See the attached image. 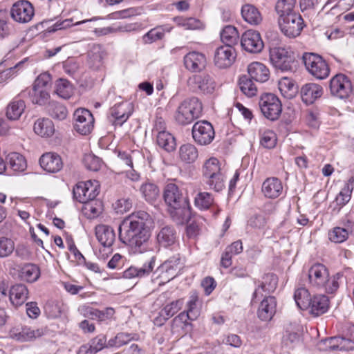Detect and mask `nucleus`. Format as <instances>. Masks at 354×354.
<instances>
[{"label": "nucleus", "mask_w": 354, "mask_h": 354, "mask_svg": "<svg viewBox=\"0 0 354 354\" xmlns=\"http://www.w3.org/2000/svg\"><path fill=\"white\" fill-rule=\"evenodd\" d=\"M73 198L79 203H86L95 199L99 191L97 185H94L91 180L77 183L73 189Z\"/></svg>", "instance_id": "dca6fc26"}, {"label": "nucleus", "mask_w": 354, "mask_h": 354, "mask_svg": "<svg viewBox=\"0 0 354 354\" xmlns=\"http://www.w3.org/2000/svg\"><path fill=\"white\" fill-rule=\"evenodd\" d=\"M156 257H151L142 266H131L126 269L123 272V277L126 279H133L135 277L142 278L149 276L153 270L156 265Z\"/></svg>", "instance_id": "412c9836"}, {"label": "nucleus", "mask_w": 354, "mask_h": 354, "mask_svg": "<svg viewBox=\"0 0 354 354\" xmlns=\"http://www.w3.org/2000/svg\"><path fill=\"white\" fill-rule=\"evenodd\" d=\"M241 45L243 49L250 53H259L264 46L260 33L254 30L244 32L241 38Z\"/></svg>", "instance_id": "f3484780"}, {"label": "nucleus", "mask_w": 354, "mask_h": 354, "mask_svg": "<svg viewBox=\"0 0 354 354\" xmlns=\"http://www.w3.org/2000/svg\"><path fill=\"white\" fill-rule=\"evenodd\" d=\"M95 235L98 241L104 248H110L115 240L113 229L107 225H98L95 227Z\"/></svg>", "instance_id": "b1692460"}, {"label": "nucleus", "mask_w": 354, "mask_h": 354, "mask_svg": "<svg viewBox=\"0 0 354 354\" xmlns=\"http://www.w3.org/2000/svg\"><path fill=\"white\" fill-rule=\"evenodd\" d=\"M198 297L194 293L189 297V300L187 304V312L191 315V320H195L200 315L198 308Z\"/></svg>", "instance_id": "680f3d73"}, {"label": "nucleus", "mask_w": 354, "mask_h": 354, "mask_svg": "<svg viewBox=\"0 0 354 354\" xmlns=\"http://www.w3.org/2000/svg\"><path fill=\"white\" fill-rule=\"evenodd\" d=\"M25 109V102L15 97L8 104L6 115L10 120H17L24 112Z\"/></svg>", "instance_id": "7c9ffc66"}, {"label": "nucleus", "mask_w": 354, "mask_h": 354, "mask_svg": "<svg viewBox=\"0 0 354 354\" xmlns=\"http://www.w3.org/2000/svg\"><path fill=\"white\" fill-rule=\"evenodd\" d=\"M343 277V274L337 272L332 277H328V281L326 282V285L322 286L326 292L333 294L337 290L339 287V280Z\"/></svg>", "instance_id": "4d7b16f0"}, {"label": "nucleus", "mask_w": 354, "mask_h": 354, "mask_svg": "<svg viewBox=\"0 0 354 354\" xmlns=\"http://www.w3.org/2000/svg\"><path fill=\"white\" fill-rule=\"evenodd\" d=\"M302 60L306 70L315 78L324 80L329 75L330 68L328 64L318 54L305 53Z\"/></svg>", "instance_id": "20e7f679"}, {"label": "nucleus", "mask_w": 354, "mask_h": 354, "mask_svg": "<svg viewBox=\"0 0 354 354\" xmlns=\"http://www.w3.org/2000/svg\"><path fill=\"white\" fill-rule=\"evenodd\" d=\"M261 189L266 198L274 199L281 194L283 185L281 181L276 177L268 178L263 183Z\"/></svg>", "instance_id": "5701e85b"}, {"label": "nucleus", "mask_w": 354, "mask_h": 354, "mask_svg": "<svg viewBox=\"0 0 354 354\" xmlns=\"http://www.w3.org/2000/svg\"><path fill=\"white\" fill-rule=\"evenodd\" d=\"M8 165L16 172H23L27 168V162L24 156L17 152H12L6 156Z\"/></svg>", "instance_id": "f704fd0d"}, {"label": "nucleus", "mask_w": 354, "mask_h": 354, "mask_svg": "<svg viewBox=\"0 0 354 354\" xmlns=\"http://www.w3.org/2000/svg\"><path fill=\"white\" fill-rule=\"evenodd\" d=\"M221 172L219 161L216 158H210L207 160L203 167V175L205 179Z\"/></svg>", "instance_id": "09e8293b"}, {"label": "nucleus", "mask_w": 354, "mask_h": 354, "mask_svg": "<svg viewBox=\"0 0 354 354\" xmlns=\"http://www.w3.org/2000/svg\"><path fill=\"white\" fill-rule=\"evenodd\" d=\"M182 264L180 254L174 255L158 266L154 274H158L157 277H162L169 281L177 275V271Z\"/></svg>", "instance_id": "2eb2a0df"}, {"label": "nucleus", "mask_w": 354, "mask_h": 354, "mask_svg": "<svg viewBox=\"0 0 354 354\" xmlns=\"http://www.w3.org/2000/svg\"><path fill=\"white\" fill-rule=\"evenodd\" d=\"M278 283V278L276 274L273 273H268L266 274L263 277V281L261 285L259 286V288L256 289L253 294V299L257 297V295L259 291V288H261L264 292H272L274 291L277 286Z\"/></svg>", "instance_id": "58836bf2"}, {"label": "nucleus", "mask_w": 354, "mask_h": 354, "mask_svg": "<svg viewBox=\"0 0 354 354\" xmlns=\"http://www.w3.org/2000/svg\"><path fill=\"white\" fill-rule=\"evenodd\" d=\"M83 203L84 204L86 213L88 214L89 212L91 216L95 217L102 212V205L100 201L92 199Z\"/></svg>", "instance_id": "69168bd1"}, {"label": "nucleus", "mask_w": 354, "mask_h": 354, "mask_svg": "<svg viewBox=\"0 0 354 354\" xmlns=\"http://www.w3.org/2000/svg\"><path fill=\"white\" fill-rule=\"evenodd\" d=\"M74 129L82 135L90 133L93 128L94 118L90 111L78 109L74 113Z\"/></svg>", "instance_id": "ddd939ff"}, {"label": "nucleus", "mask_w": 354, "mask_h": 354, "mask_svg": "<svg viewBox=\"0 0 354 354\" xmlns=\"http://www.w3.org/2000/svg\"><path fill=\"white\" fill-rule=\"evenodd\" d=\"M165 35V31L160 26L151 29L143 36V41L146 44H151L158 40L162 39Z\"/></svg>", "instance_id": "052dcab7"}, {"label": "nucleus", "mask_w": 354, "mask_h": 354, "mask_svg": "<svg viewBox=\"0 0 354 354\" xmlns=\"http://www.w3.org/2000/svg\"><path fill=\"white\" fill-rule=\"evenodd\" d=\"M277 301L274 297H266L260 304L258 309V317L263 321L272 319L276 312Z\"/></svg>", "instance_id": "a878e982"}, {"label": "nucleus", "mask_w": 354, "mask_h": 354, "mask_svg": "<svg viewBox=\"0 0 354 354\" xmlns=\"http://www.w3.org/2000/svg\"><path fill=\"white\" fill-rule=\"evenodd\" d=\"M198 157L197 148L192 144L181 145L178 149V158L185 164L194 163Z\"/></svg>", "instance_id": "c756f323"}, {"label": "nucleus", "mask_w": 354, "mask_h": 354, "mask_svg": "<svg viewBox=\"0 0 354 354\" xmlns=\"http://www.w3.org/2000/svg\"><path fill=\"white\" fill-rule=\"evenodd\" d=\"M348 234L344 228L335 227L328 232L330 241L336 243L344 242L348 238Z\"/></svg>", "instance_id": "864d4df0"}, {"label": "nucleus", "mask_w": 354, "mask_h": 354, "mask_svg": "<svg viewBox=\"0 0 354 354\" xmlns=\"http://www.w3.org/2000/svg\"><path fill=\"white\" fill-rule=\"evenodd\" d=\"M323 94L322 87L315 83H308L301 88V96L304 103L313 104L317 98Z\"/></svg>", "instance_id": "393cba45"}, {"label": "nucleus", "mask_w": 354, "mask_h": 354, "mask_svg": "<svg viewBox=\"0 0 354 354\" xmlns=\"http://www.w3.org/2000/svg\"><path fill=\"white\" fill-rule=\"evenodd\" d=\"M183 62L185 68L192 73L202 71L207 64L205 55L197 51H192L186 54Z\"/></svg>", "instance_id": "aec40b11"}, {"label": "nucleus", "mask_w": 354, "mask_h": 354, "mask_svg": "<svg viewBox=\"0 0 354 354\" xmlns=\"http://www.w3.org/2000/svg\"><path fill=\"white\" fill-rule=\"evenodd\" d=\"M89 343L96 353L100 351L104 348H109V346H108L106 337L103 334L98 335L95 337L91 339Z\"/></svg>", "instance_id": "338daca9"}, {"label": "nucleus", "mask_w": 354, "mask_h": 354, "mask_svg": "<svg viewBox=\"0 0 354 354\" xmlns=\"http://www.w3.org/2000/svg\"><path fill=\"white\" fill-rule=\"evenodd\" d=\"M329 88L331 95L339 99L348 98L353 91L349 77L342 73L331 78Z\"/></svg>", "instance_id": "0eeeda50"}, {"label": "nucleus", "mask_w": 354, "mask_h": 354, "mask_svg": "<svg viewBox=\"0 0 354 354\" xmlns=\"http://www.w3.org/2000/svg\"><path fill=\"white\" fill-rule=\"evenodd\" d=\"M140 190L145 199L151 203L155 202L160 196L159 188L156 185L152 183L142 184Z\"/></svg>", "instance_id": "a19ab883"}, {"label": "nucleus", "mask_w": 354, "mask_h": 354, "mask_svg": "<svg viewBox=\"0 0 354 354\" xmlns=\"http://www.w3.org/2000/svg\"><path fill=\"white\" fill-rule=\"evenodd\" d=\"M241 15L243 19L251 25L257 26L262 21L260 12L252 5H244L241 8Z\"/></svg>", "instance_id": "72a5a7b5"}, {"label": "nucleus", "mask_w": 354, "mask_h": 354, "mask_svg": "<svg viewBox=\"0 0 354 354\" xmlns=\"http://www.w3.org/2000/svg\"><path fill=\"white\" fill-rule=\"evenodd\" d=\"M329 308V299L326 295H315L310 301V313L315 316L325 313Z\"/></svg>", "instance_id": "c85d7f7f"}, {"label": "nucleus", "mask_w": 354, "mask_h": 354, "mask_svg": "<svg viewBox=\"0 0 354 354\" xmlns=\"http://www.w3.org/2000/svg\"><path fill=\"white\" fill-rule=\"evenodd\" d=\"M40 276L39 268L33 263H26L20 270L19 277L21 280L28 283L36 281Z\"/></svg>", "instance_id": "c9c22d12"}, {"label": "nucleus", "mask_w": 354, "mask_h": 354, "mask_svg": "<svg viewBox=\"0 0 354 354\" xmlns=\"http://www.w3.org/2000/svg\"><path fill=\"white\" fill-rule=\"evenodd\" d=\"M55 92L62 98L68 99L73 95V84L67 80L60 78L56 81Z\"/></svg>", "instance_id": "37998d69"}, {"label": "nucleus", "mask_w": 354, "mask_h": 354, "mask_svg": "<svg viewBox=\"0 0 354 354\" xmlns=\"http://www.w3.org/2000/svg\"><path fill=\"white\" fill-rule=\"evenodd\" d=\"M328 275L329 271L324 264L315 263L308 270L309 283L311 286L321 289L328 281Z\"/></svg>", "instance_id": "6ab92c4d"}, {"label": "nucleus", "mask_w": 354, "mask_h": 354, "mask_svg": "<svg viewBox=\"0 0 354 354\" xmlns=\"http://www.w3.org/2000/svg\"><path fill=\"white\" fill-rule=\"evenodd\" d=\"M278 24L281 32L288 37H296L300 35L304 22L298 12L278 18Z\"/></svg>", "instance_id": "423d86ee"}, {"label": "nucleus", "mask_w": 354, "mask_h": 354, "mask_svg": "<svg viewBox=\"0 0 354 354\" xmlns=\"http://www.w3.org/2000/svg\"><path fill=\"white\" fill-rule=\"evenodd\" d=\"M94 20L93 19H86V20H82L80 21H77L75 24H73V19H67L62 21H57L55 24H54L53 26L49 27V32H54L59 30L66 29L68 28H70L73 25H80L83 24L87 22H90Z\"/></svg>", "instance_id": "bf43d9fd"}, {"label": "nucleus", "mask_w": 354, "mask_h": 354, "mask_svg": "<svg viewBox=\"0 0 354 354\" xmlns=\"http://www.w3.org/2000/svg\"><path fill=\"white\" fill-rule=\"evenodd\" d=\"M85 167L91 171H98L102 165V160L100 158L93 154H86L83 158Z\"/></svg>", "instance_id": "e2e57ef3"}, {"label": "nucleus", "mask_w": 354, "mask_h": 354, "mask_svg": "<svg viewBox=\"0 0 354 354\" xmlns=\"http://www.w3.org/2000/svg\"><path fill=\"white\" fill-rule=\"evenodd\" d=\"M187 84L193 91L204 94L212 93L216 87L214 80L207 73L192 75L188 79Z\"/></svg>", "instance_id": "9d476101"}, {"label": "nucleus", "mask_w": 354, "mask_h": 354, "mask_svg": "<svg viewBox=\"0 0 354 354\" xmlns=\"http://www.w3.org/2000/svg\"><path fill=\"white\" fill-rule=\"evenodd\" d=\"M133 106L131 103L122 102L110 109L109 122L114 126L121 127L131 115Z\"/></svg>", "instance_id": "f8f14e48"}, {"label": "nucleus", "mask_w": 354, "mask_h": 354, "mask_svg": "<svg viewBox=\"0 0 354 354\" xmlns=\"http://www.w3.org/2000/svg\"><path fill=\"white\" fill-rule=\"evenodd\" d=\"M157 145L167 152H171L176 149V140L168 131L158 132L156 135Z\"/></svg>", "instance_id": "4c0bfd02"}, {"label": "nucleus", "mask_w": 354, "mask_h": 354, "mask_svg": "<svg viewBox=\"0 0 354 354\" xmlns=\"http://www.w3.org/2000/svg\"><path fill=\"white\" fill-rule=\"evenodd\" d=\"M294 299L297 306L301 310H306L310 306L312 298L309 292L305 288H300L295 290Z\"/></svg>", "instance_id": "a18cd8bd"}, {"label": "nucleus", "mask_w": 354, "mask_h": 354, "mask_svg": "<svg viewBox=\"0 0 354 354\" xmlns=\"http://www.w3.org/2000/svg\"><path fill=\"white\" fill-rule=\"evenodd\" d=\"M34 131L41 137H50L55 132L54 124L48 118H39L35 122Z\"/></svg>", "instance_id": "473e14b6"}, {"label": "nucleus", "mask_w": 354, "mask_h": 354, "mask_svg": "<svg viewBox=\"0 0 354 354\" xmlns=\"http://www.w3.org/2000/svg\"><path fill=\"white\" fill-rule=\"evenodd\" d=\"M236 56V51L233 47L221 46L215 50L214 62L220 68H227L234 62Z\"/></svg>", "instance_id": "a211bd4d"}, {"label": "nucleus", "mask_w": 354, "mask_h": 354, "mask_svg": "<svg viewBox=\"0 0 354 354\" xmlns=\"http://www.w3.org/2000/svg\"><path fill=\"white\" fill-rule=\"evenodd\" d=\"M277 135L271 130L260 131V144L267 149H272L277 144Z\"/></svg>", "instance_id": "603ef678"}, {"label": "nucleus", "mask_w": 354, "mask_h": 354, "mask_svg": "<svg viewBox=\"0 0 354 354\" xmlns=\"http://www.w3.org/2000/svg\"><path fill=\"white\" fill-rule=\"evenodd\" d=\"M15 250L14 241L7 237H0V258L9 257Z\"/></svg>", "instance_id": "6e6d98bb"}, {"label": "nucleus", "mask_w": 354, "mask_h": 354, "mask_svg": "<svg viewBox=\"0 0 354 354\" xmlns=\"http://www.w3.org/2000/svg\"><path fill=\"white\" fill-rule=\"evenodd\" d=\"M259 104L262 114L267 119L274 121L279 118L282 111V105L274 94H263L259 99Z\"/></svg>", "instance_id": "39448f33"}, {"label": "nucleus", "mask_w": 354, "mask_h": 354, "mask_svg": "<svg viewBox=\"0 0 354 354\" xmlns=\"http://www.w3.org/2000/svg\"><path fill=\"white\" fill-rule=\"evenodd\" d=\"M330 348L332 350L351 351L354 350V339L349 336L348 338L334 337L330 338Z\"/></svg>", "instance_id": "ea45409f"}, {"label": "nucleus", "mask_w": 354, "mask_h": 354, "mask_svg": "<svg viewBox=\"0 0 354 354\" xmlns=\"http://www.w3.org/2000/svg\"><path fill=\"white\" fill-rule=\"evenodd\" d=\"M46 109L48 115L55 120H64L68 115V110L66 106L57 102H50Z\"/></svg>", "instance_id": "79ce46f5"}, {"label": "nucleus", "mask_w": 354, "mask_h": 354, "mask_svg": "<svg viewBox=\"0 0 354 354\" xmlns=\"http://www.w3.org/2000/svg\"><path fill=\"white\" fill-rule=\"evenodd\" d=\"M39 164L45 171L49 173H56L63 167L60 156L52 152L43 154L39 158Z\"/></svg>", "instance_id": "4be33fe9"}, {"label": "nucleus", "mask_w": 354, "mask_h": 354, "mask_svg": "<svg viewBox=\"0 0 354 354\" xmlns=\"http://www.w3.org/2000/svg\"><path fill=\"white\" fill-rule=\"evenodd\" d=\"M270 59L272 65L281 71H288L292 69L293 60L290 55V52L285 48H270Z\"/></svg>", "instance_id": "9b49d317"}, {"label": "nucleus", "mask_w": 354, "mask_h": 354, "mask_svg": "<svg viewBox=\"0 0 354 354\" xmlns=\"http://www.w3.org/2000/svg\"><path fill=\"white\" fill-rule=\"evenodd\" d=\"M28 290L24 284H15L10 290V300L17 306L23 304L28 299Z\"/></svg>", "instance_id": "2f4dec72"}, {"label": "nucleus", "mask_w": 354, "mask_h": 354, "mask_svg": "<svg viewBox=\"0 0 354 354\" xmlns=\"http://www.w3.org/2000/svg\"><path fill=\"white\" fill-rule=\"evenodd\" d=\"M203 104L198 98L192 97L183 100L178 106L175 120L179 124L187 125L202 115Z\"/></svg>", "instance_id": "f03ea898"}, {"label": "nucleus", "mask_w": 354, "mask_h": 354, "mask_svg": "<svg viewBox=\"0 0 354 354\" xmlns=\"http://www.w3.org/2000/svg\"><path fill=\"white\" fill-rule=\"evenodd\" d=\"M47 333L46 327H30L24 325H17L10 330V336L12 339L21 342L32 341L40 337Z\"/></svg>", "instance_id": "6e6552de"}, {"label": "nucleus", "mask_w": 354, "mask_h": 354, "mask_svg": "<svg viewBox=\"0 0 354 354\" xmlns=\"http://www.w3.org/2000/svg\"><path fill=\"white\" fill-rule=\"evenodd\" d=\"M184 304L183 299H178L169 302L162 308V313H164L167 317H172L176 315L183 307Z\"/></svg>", "instance_id": "5fc2aeb1"}, {"label": "nucleus", "mask_w": 354, "mask_h": 354, "mask_svg": "<svg viewBox=\"0 0 354 354\" xmlns=\"http://www.w3.org/2000/svg\"><path fill=\"white\" fill-rule=\"evenodd\" d=\"M192 131L193 139L200 145L210 144L215 136L212 124L206 120L196 122L194 124Z\"/></svg>", "instance_id": "1a4fd4ad"}, {"label": "nucleus", "mask_w": 354, "mask_h": 354, "mask_svg": "<svg viewBox=\"0 0 354 354\" xmlns=\"http://www.w3.org/2000/svg\"><path fill=\"white\" fill-rule=\"evenodd\" d=\"M248 72L251 79L259 82H265L268 80L270 71L262 63L252 62L248 67Z\"/></svg>", "instance_id": "cd10ccee"}, {"label": "nucleus", "mask_w": 354, "mask_h": 354, "mask_svg": "<svg viewBox=\"0 0 354 354\" xmlns=\"http://www.w3.org/2000/svg\"><path fill=\"white\" fill-rule=\"evenodd\" d=\"M176 231L171 225H165L160 227L156 234L158 244L164 248L173 245L176 241Z\"/></svg>", "instance_id": "bb28decb"}, {"label": "nucleus", "mask_w": 354, "mask_h": 354, "mask_svg": "<svg viewBox=\"0 0 354 354\" xmlns=\"http://www.w3.org/2000/svg\"><path fill=\"white\" fill-rule=\"evenodd\" d=\"M214 203V198L208 192H198L194 198L195 206L201 210H207Z\"/></svg>", "instance_id": "49530a36"}, {"label": "nucleus", "mask_w": 354, "mask_h": 354, "mask_svg": "<svg viewBox=\"0 0 354 354\" xmlns=\"http://www.w3.org/2000/svg\"><path fill=\"white\" fill-rule=\"evenodd\" d=\"M239 87L248 97H252L257 94V88L253 83L252 79L246 75H243L239 79Z\"/></svg>", "instance_id": "8fccbe9b"}, {"label": "nucleus", "mask_w": 354, "mask_h": 354, "mask_svg": "<svg viewBox=\"0 0 354 354\" xmlns=\"http://www.w3.org/2000/svg\"><path fill=\"white\" fill-rule=\"evenodd\" d=\"M205 181L211 189H213L216 192L222 190L225 187L223 175L221 172L217 173L216 174L205 179Z\"/></svg>", "instance_id": "13d9d810"}, {"label": "nucleus", "mask_w": 354, "mask_h": 354, "mask_svg": "<svg viewBox=\"0 0 354 354\" xmlns=\"http://www.w3.org/2000/svg\"><path fill=\"white\" fill-rule=\"evenodd\" d=\"M50 90L32 87L30 93L31 101L33 104L44 105L50 98Z\"/></svg>", "instance_id": "de8ad7c7"}, {"label": "nucleus", "mask_w": 354, "mask_h": 354, "mask_svg": "<svg viewBox=\"0 0 354 354\" xmlns=\"http://www.w3.org/2000/svg\"><path fill=\"white\" fill-rule=\"evenodd\" d=\"M153 220L145 211L135 212L119 226V238L133 253H143L149 248L150 227Z\"/></svg>", "instance_id": "f257e3e1"}, {"label": "nucleus", "mask_w": 354, "mask_h": 354, "mask_svg": "<svg viewBox=\"0 0 354 354\" xmlns=\"http://www.w3.org/2000/svg\"><path fill=\"white\" fill-rule=\"evenodd\" d=\"M295 4L296 0H277L274 9L278 18L296 12L295 11Z\"/></svg>", "instance_id": "c03bdc74"}, {"label": "nucleus", "mask_w": 354, "mask_h": 354, "mask_svg": "<svg viewBox=\"0 0 354 354\" xmlns=\"http://www.w3.org/2000/svg\"><path fill=\"white\" fill-rule=\"evenodd\" d=\"M12 18L19 23H28L33 17L35 10L31 4L27 0H20L15 2L10 10Z\"/></svg>", "instance_id": "4468645a"}, {"label": "nucleus", "mask_w": 354, "mask_h": 354, "mask_svg": "<svg viewBox=\"0 0 354 354\" xmlns=\"http://www.w3.org/2000/svg\"><path fill=\"white\" fill-rule=\"evenodd\" d=\"M163 198L170 208L180 212L184 215L187 214V216H189V211L187 208V203L176 184L169 183L165 186Z\"/></svg>", "instance_id": "7ed1b4c3"}, {"label": "nucleus", "mask_w": 354, "mask_h": 354, "mask_svg": "<svg viewBox=\"0 0 354 354\" xmlns=\"http://www.w3.org/2000/svg\"><path fill=\"white\" fill-rule=\"evenodd\" d=\"M221 39L224 46L233 47L239 40V35L237 29L233 26H226L221 32Z\"/></svg>", "instance_id": "e433bc0d"}, {"label": "nucleus", "mask_w": 354, "mask_h": 354, "mask_svg": "<svg viewBox=\"0 0 354 354\" xmlns=\"http://www.w3.org/2000/svg\"><path fill=\"white\" fill-rule=\"evenodd\" d=\"M136 335L131 333H120L113 338L108 341V346L109 348H119L124 344H128L131 339H133Z\"/></svg>", "instance_id": "3c124183"}, {"label": "nucleus", "mask_w": 354, "mask_h": 354, "mask_svg": "<svg viewBox=\"0 0 354 354\" xmlns=\"http://www.w3.org/2000/svg\"><path fill=\"white\" fill-rule=\"evenodd\" d=\"M178 24L187 30H196L203 28V23L196 18H180L177 19Z\"/></svg>", "instance_id": "0e129e2a"}, {"label": "nucleus", "mask_w": 354, "mask_h": 354, "mask_svg": "<svg viewBox=\"0 0 354 354\" xmlns=\"http://www.w3.org/2000/svg\"><path fill=\"white\" fill-rule=\"evenodd\" d=\"M51 77L48 73H41L35 80L32 87L50 90Z\"/></svg>", "instance_id": "774afa93"}]
</instances>
